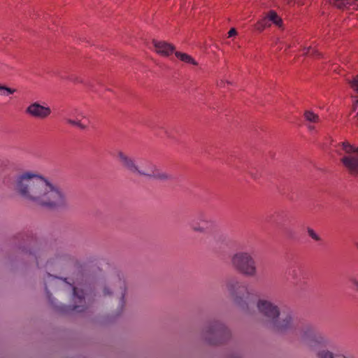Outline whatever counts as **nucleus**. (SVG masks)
<instances>
[{
	"instance_id": "nucleus-14",
	"label": "nucleus",
	"mask_w": 358,
	"mask_h": 358,
	"mask_svg": "<svg viewBox=\"0 0 358 358\" xmlns=\"http://www.w3.org/2000/svg\"><path fill=\"white\" fill-rule=\"evenodd\" d=\"M266 17L268 20L271 21L275 25L281 28L282 27L283 22L282 18L273 10H269L266 14Z\"/></svg>"
},
{
	"instance_id": "nucleus-28",
	"label": "nucleus",
	"mask_w": 358,
	"mask_h": 358,
	"mask_svg": "<svg viewBox=\"0 0 358 358\" xmlns=\"http://www.w3.org/2000/svg\"><path fill=\"white\" fill-rule=\"evenodd\" d=\"M312 48H312L311 46H309V47H304V48H303V52H304V54H305V55H308L310 52H311Z\"/></svg>"
},
{
	"instance_id": "nucleus-27",
	"label": "nucleus",
	"mask_w": 358,
	"mask_h": 358,
	"mask_svg": "<svg viewBox=\"0 0 358 358\" xmlns=\"http://www.w3.org/2000/svg\"><path fill=\"white\" fill-rule=\"evenodd\" d=\"M236 35H237L236 29L235 28L230 29V30L228 32V36L229 37H232V36H235Z\"/></svg>"
},
{
	"instance_id": "nucleus-24",
	"label": "nucleus",
	"mask_w": 358,
	"mask_h": 358,
	"mask_svg": "<svg viewBox=\"0 0 358 358\" xmlns=\"http://www.w3.org/2000/svg\"><path fill=\"white\" fill-rule=\"evenodd\" d=\"M192 229L195 232H200V233L205 232V228L201 226H194V227H193Z\"/></svg>"
},
{
	"instance_id": "nucleus-13",
	"label": "nucleus",
	"mask_w": 358,
	"mask_h": 358,
	"mask_svg": "<svg viewBox=\"0 0 358 358\" xmlns=\"http://www.w3.org/2000/svg\"><path fill=\"white\" fill-rule=\"evenodd\" d=\"M358 0H329V3L338 9H345L350 6H357Z\"/></svg>"
},
{
	"instance_id": "nucleus-21",
	"label": "nucleus",
	"mask_w": 358,
	"mask_h": 358,
	"mask_svg": "<svg viewBox=\"0 0 358 358\" xmlns=\"http://www.w3.org/2000/svg\"><path fill=\"white\" fill-rule=\"evenodd\" d=\"M350 85L358 93V74L350 82Z\"/></svg>"
},
{
	"instance_id": "nucleus-33",
	"label": "nucleus",
	"mask_w": 358,
	"mask_h": 358,
	"mask_svg": "<svg viewBox=\"0 0 358 358\" xmlns=\"http://www.w3.org/2000/svg\"><path fill=\"white\" fill-rule=\"evenodd\" d=\"M356 103H358V100L356 101Z\"/></svg>"
},
{
	"instance_id": "nucleus-7",
	"label": "nucleus",
	"mask_w": 358,
	"mask_h": 358,
	"mask_svg": "<svg viewBox=\"0 0 358 358\" xmlns=\"http://www.w3.org/2000/svg\"><path fill=\"white\" fill-rule=\"evenodd\" d=\"M231 265L238 268H255L259 266L253 255L247 252H238L231 258Z\"/></svg>"
},
{
	"instance_id": "nucleus-3",
	"label": "nucleus",
	"mask_w": 358,
	"mask_h": 358,
	"mask_svg": "<svg viewBox=\"0 0 358 358\" xmlns=\"http://www.w3.org/2000/svg\"><path fill=\"white\" fill-rule=\"evenodd\" d=\"M341 147L344 155L341 158V162L350 174L357 176L358 146H355L348 142H343Z\"/></svg>"
},
{
	"instance_id": "nucleus-32",
	"label": "nucleus",
	"mask_w": 358,
	"mask_h": 358,
	"mask_svg": "<svg viewBox=\"0 0 358 358\" xmlns=\"http://www.w3.org/2000/svg\"><path fill=\"white\" fill-rule=\"evenodd\" d=\"M287 4H290L293 0H285Z\"/></svg>"
},
{
	"instance_id": "nucleus-26",
	"label": "nucleus",
	"mask_w": 358,
	"mask_h": 358,
	"mask_svg": "<svg viewBox=\"0 0 358 358\" xmlns=\"http://www.w3.org/2000/svg\"><path fill=\"white\" fill-rule=\"evenodd\" d=\"M123 285V288H122V291H121V294H122V299H121V304L122 306H123L124 301V295H125V293H126V288H125V286H124V283L123 282L122 283Z\"/></svg>"
},
{
	"instance_id": "nucleus-17",
	"label": "nucleus",
	"mask_w": 358,
	"mask_h": 358,
	"mask_svg": "<svg viewBox=\"0 0 358 358\" xmlns=\"http://www.w3.org/2000/svg\"><path fill=\"white\" fill-rule=\"evenodd\" d=\"M66 122L68 124L71 126H76L81 130H85L87 128V124L81 120H76L71 118H67Z\"/></svg>"
},
{
	"instance_id": "nucleus-29",
	"label": "nucleus",
	"mask_w": 358,
	"mask_h": 358,
	"mask_svg": "<svg viewBox=\"0 0 358 358\" xmlns=\"http://www.w3.org/2000/svg\"><path fill=\"white\" fill-rule=\"evenodd\" d=\"M157 177L160 179H167L169 178L168 176L165 173L158 174Z\"/></svg>"
},
{
	"instance_id": "nucleus-23",
	"label": "nucleus",
	"mask_w": 358,
	"mask_h": 358,
	"mask_svg": "<svg viewBox=\"0 0 358 358\" xmlns=\"http://www.w3.org/2000/svg\"><path fill=\"white\" fill-rule=\"evenodd\" d=\"M57 280V277H54L52 275H51L50 274H48V280L47 281L45 282V290H46V292H47V294L49 296V292L48 291V282L50 281V280Z\"/></svg>"
},
{
	"instance_id": "nucleus-25",
	"label": "nucleus",
	"mask_w": 358,
	"mask_h": 358,
	"mask_svg": "<svg viewBox=\"0 0 358 358\" xmlns=\"http://www.w3.org/2000/svg\"><path fill=\"white\" fill-rule=\"evenodd\" d=\"M311 55L317 57H321L322 56V53L315 48H312Z\"/></svg>"
},
{
	"instance_id": "nucleus-34",
	"label": "nucleus",
	"mask_w": 358,
	"mask_h": 358,
	"mask_svg": "<svg viewBox=\"0 0 358 358\" xmlns=\"http://www.w3.org/2000/svg\"><path fill=\"white\" fill-rule=\"evenodd\" d=\"M357 248H358V245H357Z\"/></svg>"
},
{
	"instance_id": "nucleus-5",
	"label": "nucleus",
	"mask_w": 358,
	"mask_h": 358,
	"mask_svg": "<svg viewBox=\"0 0 358 358\" xmlns=\"http://www.w3.org/2000/svg\"><path fill=\"white\" fill-rule=\"evenodd\" d=\"M302 342L313 350L329 345V340L312 327H305L301 334Z\"/></svg>"
},
{
	"instance_id": "nucleus-6",
	"label": "nucleus",
	"mask_w": 358,
	"mask_h": 358,
	"mask_svg": "<svg viewBox=\"0 0 358 358\" xmlns=\"http://www.w3.org/2000/svg\"><path fill=\"white\" fill-rule=\"evenodd\" d=\"M230 336L229 330L221 322H213L206 331L205 338L213 345L223 343Z\"/></svg>"
},
{
	"instance_id": "nucleus-12",
	"label": "nucleus",
	"mask_w": 358,
	"mask_h": 358,
	"mask_svg": "<svg viewBox=\"0 0 358 358\" xmlns=\"http://www.w3.org/2000/svg\"><path fill=\"white\" fill-rule=\"evenodd\" d=\"M174 55L176 57L180 62L192 65L194 66H197L199 65V62L192 56L187 53L180 51H176Z\"/></svg>"
},
{
	"instance_id": "nucleus-1",
	"label": "nucleus",
	"mask_w": 358,
	"mask_h": 358,
	"mask_svg": "<svg viewBox=\"0 0 358 358\" xmlns=\"http://www.w3.org/2000/svg\"><path fill=\"white\" fill-rule=\"evenodd\" d=\"M15 189L24 200L48 210L64 207L67 203L64 192L40 175H20L17 178Z\"/></svg>"
},
{
	"instance_id": "nucleus-11",
	"label": "nucleus",
	"mask_w": 358,
	"mask_h": 358,
	"mask_svg": "<svg viewBox=\"0 0 358 358\" xmlns=\"http://www.w3.org/2000/svg\"><path fill=\"white\" fill-rule=\"evenodd\" d=\"M73 300L75 303H79L80 305H75L71 310L81 313L85 309V294L83 289L79 290L78 287H73Z\"/></svg>"
},
{
	"instance_id": "nucleus-20",
	"label": "nucleus",
	"mask_w": 358,
	"mask_h": 358,
	"mask_svg": "<svg viewBox=\"0 0 358 358\" xmlns=\"http://www.w3.org/2000/svg\"><path fill=\"white\" fill-rule=\"evenodd\" d=\"M308 234L310 237H311L315 241H320V236L311 228H308L307 229Z\"/></svg>"
},
{
	"instance_id": "nucleus-10",
	"label": "nucleus",
	"mask_w": 358,
	"mask_h": 358,
	"mask_svg": "<svg viewBox=\"0 0 358 358\" xmlns=\"http://www.w3.org/2000/svg\"><path fill=\"white\" fill-rule=\"evenodd\" d=\"M117 157L124 167L127 169L132 173H137L141 176H148L144 172L141 171L139 167L136 164L134 160L129 157L128 155L122 152L117 153Z\"/></svg>"
},
{
	"instance_id": "nucleus-31",
	"label": "nucleus",
	"mask_w": 358,
	"mask_h": 358,
	"mask_svg": "<svg viewBox=\"0 0 358 358\" xmlns=\"http://www.w3.org/2000/svg\"><path fill=\"white\" fill-rule=\"evenodd\" d=\"M103 292H104L105 294H110L107 288H105Z\"/></svg>"
},
{
	"instance_id": "nucleus-8",
	"label": "nucleus",
	"mask_w": 358,
	"mask_h": 358,
	"mask_svg": "<svg viewBox=\"0 0 358 358\" xmlns=\"http://www.w3.org/2000/svg\"><path fill=\"white\" fill-rule=\"evenodd\" d=\"M25 113L32 118L45 120L51 115L52 110L49 106L32 102L25 108Z\"/></svg>"
},
{
	"instance_id": "nucleus-18",
	"label": "nucleus",
	"mask_w": 358,
	"mask_h": 358,
	"mask_svg": "<svg viewBox=\"0 0 358 358\" xmlns=\"http://www.w3.org/2000/svg\"><path fill=\"white\" fill-rule=\"evenodd\" d=\"M17 92L15 88L8 87L6 85L0 84V96H5L10 94H13Z\"/></svg>"
},
{
	"instance_id": "nucleus-9",
	"label": "nucleus",
	"mask_w": 358,
	"mask_h": 358,
	"mask_svg": "<svg viewBox=\"0 0 358 358\" xmlns=\"http://www.w3.org/2000/svg\"><path fill=\"white\" fill-rule=\"evenodd\" d=\"M152 44L153 45L155 52L162 57H169L173 53L175 54V45L166 41L152 39Z\"/></svg>"
},
{
	"instance_id": "nucleus-4",
	"label": "nucleus",
	"mask_w": 358,
	"mask_h": 358,
	"mask_svg": "<svg viewBox=\"0 0 358 358\" xmlns=\"http://www.w3.org/2000/svg\"><path fill=\"white\" fill-rule=\"evenodd\" d=\"M228 287L234 296L236 303L243 309H248L251 304L255 303V295L242 283L231 282L228 284Z\"/></svg>"
},
{
	"instance_id": "nucleus-2",
	"label": "nucleus",
	"mask_w": 358,
	"mask_h": 358,
	"mask_svg": "<svg viewBox=\"0 0 358 358\" xmlns=\"http://www.w3.org/2000/svg\"><path fill=\"white\" fill-rule=\"evenodd\" d=\"M257 306L275 330L282 332L292 327L293 319L290 313H280L277 306L264 299L259 300Z\"/></svg>"
},
{
	"instance_id": "nucleus-16",
	"label": "nucleus",
	"mask_w": 358,
	"mask_h": 358,
	"mask_svg": "<svg viewBox=\"0 0 358 358\" xmlns=\"http://www.w3.org/2000/svg\"><path fill=\"white\" fill-rule=\"evenodd\" d=\"M305 120L310 123H317L320 121V117L317 114L312 110H306L303 113Z\"/></svg>"
},
{
	"instance_id": "nucleus-30",
	"label": "nucleus",
	"mask_w": 358,
	"mask_h": 358,
	"mask_svg": "<svg viewBox=\"0 0 358 358\" xmlns=\"http://www.w3.org/2000/svg\"><path fill=\"white\" fill-rule=\"evenodd\" d=\"M245 274L248 275H253L255 274V270L251 269V270H245Z\"/></svg>"
},
{
	"instance_id": "nucleus-15",
	"label": "nucleus",
	"mask_w": 358,
	"mask_h": 358,
	"mask_svg": "<svg viewBox=\"0 0 358 358\" xmlns=\"http://www.w3.org/2000/svg\"><path fill=\"white\" fill-rule=\"evenodd\" d=\"M316 356L317 358H347L340 355H334L333 352L324 349L317 350Z\"/></svg>"
},
{
	"instance_id": "nucleus-22",
	"label": "nucleus",
	"mask_w": 358,
	"mask_h": 358,
	"mask_svg": "<svg viewBox=\"0 0 358 358\" xmlns=\"http://www.w3.org/2000/svg\"><path fill=\"white\" fill-rule=\"evenodd\" d=\"M350 282L352 288L358 291V278H352L350 280Z\"/></svg>"
},
{
	"instance_id": "nucleus-19",
	"label": "nucleus",
	"mask_w": 358,
	"mask_h": 358,
	"mask_svg": "<svg viewBox=\"0 0 358 358\" xmlns=\"http://www.w3.org/2000/svg\"><path fill=\"white\" fill-rule=\"evenodd\" d=\"M267 20L268 18L266 17V15H265V16L262 19H261L256 23L255 26V28L258 31H262L265 28L270 27V24H267Z\"/></svg>"
}]
</instances>
